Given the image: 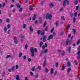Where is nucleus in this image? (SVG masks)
Returning a JSON list of instances; mask_svg holds the SVG:
<instances>
[{
	"instance_id": "obj_1",
	"label": "nucleus",
	"mask_w": 80,
	"mask_h": 80,
	"mask_svg": "<svg viewBox=\"0 0 80 80\" xmlns=\"http://www.w3.org/2000/svg\"><path fill=\"white\" fill-rule=\"evenodd\" d=\"M30 51L31 53V56L32 57H33L35 56V54L34 53V52H37V49L36 48H34H34L33 47H31L30 48Z\"/></svg>"
},
{
	"instance_id": "obj_2",
	"label": "nucleus",
	"mask_w": 80,
	"mask_h": 80,
	"mask_svg": "<svg viewBox=\"0 0 80 80\" xmlns=\"http://www.w3.org/2000/svg\"><path fill=\"white\" fill-rule=\"evenodd\" d=\"M52 16L51 14L47 13L46 15V19H49V20H51L52 19Z\"/></svg>"
},
{
	"instance_id": "obj_3",
	"label": "nucleus",
	"mask_w": 80,
	"mask_h": 80,
	"mask_svg": "<svg viewBox=\"0 0 80 80\" xmlns=\"http://www.w3.org/2000/svg\"><path fill=\"white\" fill-rule=\"evenodd\" d=\"M78 50V51L77 52V54L78 55V59H79V58H80V46H79Z\"/></svg>"
},
{
	"instance_id": "obj_4",
	"label": "nucleus",
	"mask_w": 80,
	"mask_h": 80,
	"mask_svg": "<svg viewBox=\"0 0 80 80\" xmlns=\"http://www.w3.org/2000/svg\"><path fill=\"white\" fill-rule=\"evenodd\" d=\"M67 3V4L68 5L69 3V1H68V0H64L63 2V6L65 7L66 6V3Z\"/></svg>"
},
{
	"instance_id": "obj_5",
	"label": "nucleus",
	"mask_w": 80,
	"mask_h": 80,
	"mask_svg": "<svg viewBox=\"0 0 80 80\" xmlns=\"http://www.w3.org/2000/svg\"><path fill=\"white\" fill-rule=\"evenodd\" d=\"M53 38V35L52 34H51V35H50L48 38V40H49L50 39H52V38Z\"/></svg>"
},
{
	"instance_id": "obj_6",
	"label": "nucleus",
	"mask_w": 80,
	"mask_h": 80,
	"mask_svg": "<svg viewBox=\"0 0 80 80\" xmlns=\"http://www.w3.org/2000/svg\"><path fill=\"white\" fill-rule=\"evenodd\" d=\"M74 2L75 5H76L78 4V0H74Z\"/></svg>"
},
{
	"instance_id": "obj_7",
	"label": "nucleus",
	"mask_w": 80,
	"mask_h": 80,
	"mask_svg": "<svg viewBox=\"0 0 80 80\" xmlns=\"http://www.w3.org/2000/svg\"><path fill=\"white\" fill-rule=\"evenodd\" d=\"M16 80H20V77H19V75H18V74L16 75Z\"/></svg>"
},
{
	"instance_id": "obj_8",
	"label": "nucleus",
	"mask_w": 80,
	"mask_h": 80,
	"mask_svg": "<svg viewBox=\"0 0 80 80\" xmlns=\"http://www.w3.org/2000/svg\"><path fill=\"white\" fill-rule=\"evenodd\" d=\"M16 6H17V8H20L21 7V5L19 4V3H17L16 4Z\"/></svg>"
},
{
	"instance_id": "obj_9",
	"label": "nucleus",
	"mask_w": 80,
	"mask_h": 80,
	"mask_svg": "<svg viewBox=\"0 0 80 80\" xmlns=\"http://www.w3.org/2000/svg\"><path fill=\"white\" fill-rule=\"evenodd\" d=\"M39 22L40 23H42V18H40L39 19Z\"/></svg>"
},
{
	"instance_id": "obj_10",
	"label": "nucleus",
	"mask_w": 80,
	"mask_h": 80,
	"mask_svg": "<svg viewBox=\"0 0 80 80\" xmlns=\"http://www.w3.org/2000/svg\"><path fill=\"white\" fill-rule=\"evenodd\" d=\"M73 23H75V22H76V18L75 17L73 18Z\"/></svg>"
},
{
	"instance_id": "obj_11",
	"label": "nucleus",
	"mask_w": 80,
	"mask_h": 80,
	"mask_svg": "<svg viewBox=\"0 0 80 80\" xmlns=\"http://www.w3.org/2000/svg\"><path fill=\"white\" fill-rule=\"evenodd\" d=\"M29 10L30 11H33V6L31 5L29 7Z\"/></svg>"
},
{
	"instance_id": "obj_12",
	"label": "nucleus",
	"mask_w": 80,
	"mask_h": 80,
	"mask_svg": "<svg viewBox=\"0 0 80 80\" xmlns=\"http://www.w3.org/2000/svg\"><path fill=\"white\" fill-rule=\"evenodd\" d=\"M31 70L32 72H35V67L34 66L32 67L31 69Z\"/></svg>"
},
{
	"instance_id": "obj_13",
	"label": "nucleus",
	"mask_w": 80,
	"mask_h": 80,
	"mask_svg": "<svg viewBox=\"0 0 80 80\" xmlns=\"http://www.w3.org/2000/svg\"><path fill=\"white\" fill-rule=\"evenodd\" d=\"M29 29H30V32H33V28H32V26L30 27L29 28Z\"/></svg>"
},
{
	"instance_id": "obj_14",
	"label": "nucleus",
	"mask_w": 80,
	"mask_h": 80,
	"mask_svg": "<svg viewBox=\"0 0 80 80\" xmlns=\"http://www.w3.org/2000/svg\"><path fill=\"white\" fill-rule=\"evenodd\" d=\"M72 32L73 33V34L75 35V33H76V29L73 28L72 29Z\"/></svg>"
},
{
	"instance_id": "obj_15",
	"label": "nucleus",
	"mask_w": 80,
	"mask_h": 80,
	"mask_svg": "<svg viewBox=\"0 0 80 80\" xmlns=\"http://www.w3.org/2000/svg\"><path fill=\"white\" fill-rule=\"evenodd\" d=\"M67 65L68 67H70V62L69 61L68 62Z\"/></svg>"
},
{
	"instance_id": "obj_16",
	"label": "nucleus",
	"mask_w": 80,
	"mask_h": 80,
	"mask_svg": "<svg viewBox=\"0 0 80 80\" xmlns=\"http://www.w3.org/2000/svg\"><path fill=\"white\" fill-rule=\"evenodd\" d=\"M46 63H47V62L46 61V60H45L43 64V67H45V65H46Z\"/></svg>"
},
{
	"instance_id": "obj_17",
	"label": "nucleus",
	"mask_w": 80,
	"mask_h": 80,
	"mask_svg": "<svg viewBox=\"0 0 80 80\" xmlns=\"http://www.w3.org/2000/svg\"><path fill=\"white\" fill-rule=\"evenodd\" d=\"M70 43V41L68 40H66V45H67L69 44Z\"/></svg>"
},
{
	"instance_id": "obj_18",
	"label": "nucleus",
	"mask_w": 80,
	"mask_h": 80,
	"mask_svg": "<svg viewBox=\"0 0 80 80\" xmlns=\"http://www.w3.org/2000/svg\"><path fill=\"white\" fill-rule=\"evenodd\" d=\"M45 72H46V73H47L48 72V68H45Z\"/></svg>"
},
{
	"instance_id": "obj_19",
	"label": "nucleus",
	"mask_w": 80,
	"mask_h": 80,
	"mask_svg": "<svg viewBox=\"0 0 80 80\" xmlns=\"http://www.w3.org/2000/svg\"><path fill=\"white\" fill-rule=\"evenodd\" d=\"M49 6H50V7H51V8H52L53 7V6H54V5H53V3H51L49 4Z\"/></svg>"
},
{
	"instance_id": "obj_20",
	"label": "nucleus",
	"mask_w": 80,
	"mask_h": 80,
	"mask_svg": "<svg viewBox=\"0 0 80 80\" xmlns=\"http://www.w3.org/2000/svg\"><path fill=\"white\" fill-rule=\"evenodd\" d=\"M67 51L68 52V53L70 52V47H68Z\"/></svg>"
},
{
	"instance_id": "obj_21",
	"label": "nucleus",
	"mask_w": 80,
	"mask_h": 80,
	"mask_svg": "<svg viewBox=\"0 0 80 80\" xmlns=\"http://www.w3.org/2000/svg\"><path fill=\"white\" fill-rule=\"evenodd\" d=\"M36 18V15L34 14L32 17V20H35V18Z\"/></svg>"
},
{
	"instance_id": "obj_22",
	"label": "nucleus",
	"mask_w": 80,
	"mask_h": 80,
	"mask_svg": "<svg viewBox=\"0 0 80 80\" xmlns=\"http://www.w3.org/2000/svg\"><path fill=\"white\" fill-rule=\"evenodd\" d=\"M53 73V68H51V74L52 75Z\"/></svg>"
},
{
	"instance_id": "obj_23",
	"label": "nucleus",
	"mask_w": 80,
	"mask_h": 80,
	"mask_svg": "<svg viewBox=\"0 0 80 80\" xmlns=\"http://www.w3.org/2000/svg\"><path fill=\"white\" fill-rule=\"evenodd\" d=\"M22 52H19V57L20 58L21 57L22 55Z\"/></svg>"
},
{
	"instance_id": "obj_24",
	"label": "nucleus",
	"mask_w": 80,
	"mask_h": 80,
	"mask_svg": "<svg viewBox=\"0 0 80 80\" xmlns=\"http://www.w3.org/2000/svg\"><path fill=\"white\" fill-rule=\"evenodd\" d=\"M11 70L12 71V72H14L15 71V67L13 66L12 67Z\"/></svg>"
},
{
	"instance_id": "obj_25",
	"label": "nucleus",
	"mask_w": 80,
	"mask_h": 80,
	"mask_svg": "<svg viewBox=\"0 0 80 80\" xmlns=\"http://www.w3.org/2000/svg\"><path fill=\"white\" fill-rule=\"evenodd\" d=\"M23 28H26V24L25 23L23 24V25L22 26Z\"/></svg>"
},
{
	"instance_id": "obj_26",
	"label": "nucleus",
	"mask_w": 80,
	"mask_h": 80,
	"mask_svg": "<svg viewBox=\"0 0 80 80\" xmlns=\"http://www.w3.org/2000/svg\"><path fill=\"white\" fill-rule=\"evenodd\" d=\"M55 25L56 27H58V21H57L55 23Z\"/></svg>"
},
{
	"instance_id": "obj_27",
	"label": "nucleus",
	"mask_w": 80,
	"mask_h": 80,
	"mask_svg": "<svg viewBox=\"0 0 80 80\" xmlns=\"http://www.w3.org/2000/svg\"><path fill=\"white\" fill-rule=\"evenodd\" d=\"M44 53V51H43V50H41V52L40 53V56H42V53Z\"/></svg>"
},
{
	"instance_id": "obj_28",
	"label": "nucleus",
	"mask_w": 80,
	"mask_h": 80,
	"mask_svg": "<svg viewBox=\"0 0 80 80\" xmlns=\"http://www.w3.org/2000/svg\"><path fill=\"white\" fill-rule=\"evenodd\" d=\"M41 33V31L40 30H38L37 32V33L38 35H40Z\"/></svg>"
},
{
	"instance_id": "obj_29",
	"label": "nucleus",
	"mask_w": 80,
	"mask_h": 80,
	"mask_svg": "<svg viewBox=\"0 0 80 80\" xmlns=\"http://www.w3.org/2000/svg\"><path fill=\"white\" fill-rule=\"evenodd\" d=\"M46 36H44L43 37V40H46Z\"/></svg>"
},
{
	"instance_id": "obj_30",
	"label": "nucleus",
	"mask_w": 80,
	"mask_h": 80,
	"mask_svg": "<svg viewBox=\"0 0 80 80\" xmlns=\"http://www.w3.org/2000/svg\"><path fill=\"white\" fill-rule=\"evenodd\" d=\"M43 43L42 42H40V47H42V46L43 45Z\"/></svg>"
},
{
	"instance_id": "obj_31",
	"label": "nucleus",
	"mask_w": 80,
	"mask_h": 80,
	"mask_svg": "<svg viewBox=\"0 0 80 80\" xmlns=\"http://www.w3.org/2000/svg\"><path fill=\"white\" fill-rule=\"evenodd\" d=\"M20 37L21 38H23V39H24L25 38V36H24L23 35H20Z\"/></svg>"
},
{
	"instance_id": "obj_32",
	"label": "nucleus",
	"mask_w": 80,
	"mask_h": 80,
	"mask_svg": "<svg viewBox=\"0 0 80 80\" xmlns=\"http://www.w3.org/2000/svg\"><path fill=\"white\" fill-rule=\"evenodd\" d=\"M27 47H28V44L26 43L25 46V49H27Z\"/></svg>"
},
{
	"instance_id": "obj_33",
	"label": "nucleus",
	"mask_w": 80,
	"mask_h": 80,
	"mask_svg": "<svg viewBox=\"0 0 80 80\" xmlns=\"http://www.w3.org/2000/svg\"><path fill=\"white\" fill-rule=\"evenodd\" d=\"M70 72V68H69L67 70V73H69Z\"/></svg>"
},
{
	"instance_id": "obj_34",
	"label": "nucleus",
	"mask_w": 80,
	"mask_h": 80,
	"mask_svg": "<svg viewBox=\"0 0 80 80\" xmlns=\"http://www.w3.org/2000/svg\"><path fill=\"white\" fill-rule=\"evenodd\" d=\"M79 8V6H77L76 7V10H78Z\"/></svg>"
},
{
	"instance_id": "obj_35",
	"label": "nucleus",
	"mask_w": 80,
	"mask_h": 80,
	"mask_svg": "<svg viewBox=\"0 0 80 80\" xmlns=\"http://www.w3.org/2000/svg\"><path fill=\"white\" fill-rule=\"evenodd\" d=\"M10 57H11V55H8L6 57V58H10Z\"/></svg>"
},
{
	"instance_id": "obj_36",
	"label": "nucleus",
	"mask_w": 80,
	"mask_h": 80,
	"mask_svg": "<svg viewBox=\"0 0 80 80\" xmlns=\"http://www.w3.org/2000/svg\"><path fill=\"white\" fill-rule=\"evenodd\" d=\"M46 22L45 21L44 24H43V27L45 28V26H46V25H47V23H46Z\"/></svg>"
},
{
	"instance_id": "obj_37",
	"label": "nucleus",
	"mask_w": 80,
	"mask_h": 80,
	"mask_svg": "<svg viewBox=\"0 0 80 80\" xmlns=\"http://www.w3.org/2000/svg\"><path fill=\"white\" fill-rule=\"evenodd\" d=\"M61 19L62 20H65V18H64V16H62L61 17Z\"/></svg>"
},
{
	"instance_id": "obj_38",
	"label": "nucleus",
	"mask_w": 80,
	"mask_h": 80,
	"mask_svg": "<svg viewBox=\"0 0 80 80\" xmlns=\"http://www.w3.org/2000/svg\"><path fill=\"white\" fill-rule=\"evenodd\" d=\"M70 28V24H68V25L67 30H68V29H69Z\"/></svg>"
},
{
	"instance_id": "obj_39",
	"label": "nucleus",
	"mask_w": 80,
	"mask_h": 80,
	"mask_svg": "<svg viewBox=\"0 0 80 80\" xmlns=\"http://www.w3.org/2000/svg\"><path fill=\"white\" fill-rule=\"evenodd\" d=\"M65 51H62V56H64V55H65Z\"/></svg>"
},
{
	"instance_id": "obj_40",
	"label": "nucleus",
	"mask_w": 80,
	"mask_h": 80,
	"mask_svg": "<svg viewBox=\"0 0 80 80\" xmlns=\"http://www.w3.org/2000/svg\"><path fill=\"white\" fill-rule=\"evenodd\" d=\"M7 28H6V27H4V32H7Z\"/></svg>"
},
{
	"instance_id": "obj_41",
	"label": "nucleus",
	"mask_w": 80,
	"mask_h": 80,
	"mask_svg": "<svg viewBox=\"0 0 80 80\" xmlns=\"http://www.w3.org/2000/svg\"><path fill=\"white\" fill-rule=\"evenodd\" d=\"M6 22L8 23H9L10 22V20L8 18L6 19Z\"/></svg>"
},
{
	"instance_id": "obj_42",
	"label": "nucleus",
	"mask_w": 80,
	"mask_h": 80,
	"mask_svg": "<svg viewBox=\"0 0 80 80\" xmlns=\"http://www.w3.org/2000/svg\"><path fill=\"white\" fill-rule=\"evenodd\" d=\"M23 60H26V59H27V57H26V56L24 55L23 56Z\"/></svg>"
},
{
	"instance_id": "obj_43",
	"label": "nucleus",
	"mask_w": 80,
	"mask_h": 80,
	"mask_svg": "<svg viewBox=\"0 0 80 80\" xmlns=\"http://www.w3.org/2000/svg\"><path fill=\"white\" fill-rule=\"evenodd\" d=\"M38 77V74H36L35 76V78H37Z\"/></svg>"
},
{
	"instance_id": "obj_44",
	"label": "nucleus",
	"mask_w": 80,
	"mask_h": 80,
	"mask_svg": "<svg viewBox=\"0 0 80 80\" xmlns=\"http://www.w3.org/2000/svg\"><path fill=\"white\" fill-rule=\"evenodd\" d=\"M42 50H44L45 48V45H43L42 46Z\"/></svg>"
},
{
	"instance_id": "obj_45",
	"label": "nucleus",
	"mask_w": 80,
	"mask_h": 80,
	"mask_svg": "<svg viewBox=\"0 0 80 80\" xmlns=\"http://www.w3.org/2000/svg\"><path fill=\"white\" fill-rule=\"evenodd\" d=\"M55 65L56 67H58V62H57L56 63Z\"/></svg>"
},
{
	"instance_id": "obj_46",
	"label": "nucleus",
	"mask_w": 80,
	"mask_h": 80,
	"mask_svg": "<svg viewBox=\"0 0 80 80\" xmlns=\"http://www.w3.org/2000/svg\"><path fill=\"white\" fill-rule=\"evenodd\" d=\"M74 15L75 17H77V12H75L74 14Z\"/></svg>"
},
{
	"instance_id": "obj_47",
	"label": "nucleus",
	"mask_w": 80,
	"mask_h": 80,
	"mask_svg": "<svg viewBox=\"0 0 80 80\" xmlns=\"http://www.w3.org/2000/svg\"><path fill=\"white\" fill-rule=\"evenodd\" d=\"M44 2H45V1L43 0L41 3V5H43V3H44Z\"/></svg>"
},
{
	"instance_id": "obj_48",
	"label": "nucleus",
	"mask_w": 80,
	"mask_h": 80,
	"mask_svg": "<svg viewBox=\"0 0 80 80\" xmlns=\"http://www.w3.org/2000/svg\"><path fill=\"white\" fill-rule=\"evenodd\" d=\"M38 69H39V70H40L41 69V66H38Z\"/></svg>"
},
{
	"instance_id": "obj_49",
	"label": "nucleus",
	"mask_w": 80,
	"mask_h": 80,
	"mask_svg": "<svg viewBox=\"0 0 80 80\" xmlns=\"http://www.w3.org/2000/svg\"><path fill=\"white\" fill-rule=\"evenodd\" d=\"M44 34H45V32H42L41 33V35H44Z\"/></svg>"
},
{
	"instance_id": "obj_50",
	"label": "nucleus",
	"mask_w": 80,
	"mask_h": 80,
	"mask_svg": "<svg viewBox=\"0 0 80 80\" xmlns=\"http://www.w3.org/2000/svg\"><path fill=\"white\" fill-rule=\"evenodd\" d=\"M30 74H31V76H33V73L32 72H30Z\"/></svg>"
},
{
	"instance_id": "obj_51",
	"label": "nucleus",
	"mask_w": 80,
	"mask_h": 80,
	"mask_svg": "<svg viewBox=\"0 0 80 80\" xmlns=\"http://www.w3.org/2000/svg\"><path fill=\"white\" fill-rule=\"evenodd\" d=\"M18 41L17 40H15L14 42L15 43V44H17L18 43Z\"/></svg>"
},
{
	"instance_id": "obj_52",
	"label": "nucleus",
	"mask_w": 80,
	"mask_h": 80,
	"mask_svg": "<svg viewBox=\"0 0 80 80\" xmlns=\"http://www.w3.org/2000/svg\"><path fill=\"white\" fill-rule=\"evenodd\" d=\"M62 70H65V66H63L61 68Z\"/></svg>"
},
{
	"instance_id": "obj_53",
	"label": "nucleus",
	"mask_w": 80,
	"mask_h": 80,
	"mask_svg": "<svg viewBox=\"0 0 80 80\" xmlns=\"http://www.w3.org/2000/svg\"><path fill=\"white\" fill-rule=\"evenodd\" d=\"M8 71L9 72H11L12 71V69L11 68H9L8 69Z\"/></svg>"
},
{
	"instance_id": "obj_54",
	"label": "nucleus",
	"mask_w": 80,
	"mask_h": 80,
	"mask_svg": "<svg viewBox=\"0 0 80 80\" xmlns=\"http://www.w3.org/2000/svg\"><path fill=\"white\" fill-rule=\"evenodd\" d=\"M48 52V49H46V50H45L44 52L45 53H46Z\"/></svg>"
},
{
	"instance_id": "obj_55",
	"label": "nucleus",
	"mask_w": 80,
	"mask_h": 80,
	"mask_svg": "<svg viewBox=\"0 0 80 80\" xmlns=\"http://www.w3.org/2000/svg\"><path fill=\"white\" fill-rule=\"evenodd\" d=\"M57 71H55V72H54V76H56V75H57Z\"/></svg>"
},
{
	"instance_id": "obj_56",
	"label": "nucleus",
	"mask_w": 80,
	"mask_h": 80,
	"mask_svg": "<svg viewBox=\"0 0 80 80\" xmlns=\"http://www.w3.org/2000/svg\"><path fill=\"white\" fill-rule=\"evenodd\" d=\"M8 27V28H10V24H9L7 26Z\"/></svg>"
},
{
	"instance_id": "obj_57",
	"label": "nucleus",
	"mask_w": 80,
	"mask_h": 80,
	"mask_svg": "<svg viewBox=\"0 0 80 80\" xmlns=\"http://www.w3.org/2000/svg\"><path fill=\"white\" fill-rule=\"evenodd\" d=\"M23 10V8H21L19 10V12H22V10Z\"/></svg>"
},
{
	"instance_id": "obj_58",
	"label": "nucleus",
	"mask_w": 80,
	"mask_h": 80,
	"mask_svg": "<svg viewBox=\"0 0 80 80\" xmlns=\"http://www.w3.org/2000/svg\"><path fill=\"white\" fill-rule=\"evenodd\" d=\"M54 30V28H53L51 31V33H52V32H53V30Z\"/></svg>"
},
{
	"instance_id": "obj_59",
	"label": "nucleus",
	"mask_w": 80,
	"mask_h": 80,
	"mask_svg": "<svg viewBox=\"0 0 80 80\" xmlns=\"http://www.w3.org/2000/svg\"><path fill=\"white\" fill-rule=\"evenodd\" d=\"M63 10V8H61L60 9V12H62Z\"/></svg>"
},
{
	"instance_id": "obj_60",
	"label": "nucleus",
	"mask_w": 80,
	"mask_h": 80,
	"mask_svg": "<svg viewBox=\"0 0 80 80\" xmlns=\"http://www.w3.org/2000/svg\"><path fill=\"white\" fill-rule=\"evenodd\" d=\"M35 23H36V24H38V21L37 20L35 21Z\"/></svg>"
},
{
	"instance_id": "obj_61",
	"label": "nucleus",
	"mask_w": 80,
	"mask_h": 80,
	"mask_svg": "<svg viewBox=\"0 0 80 80\" xmlns=\"http://www.w3.org/2000/svg\"><path fill=\"white\" fill-rule=\"evenodd\" d=\"M74 62H75V65H77L78 64V63L77 62V61H74Z\"/></svg>"
},
{
	"instance_id": "obj_62",
	"label": "nucleus",
	"mask_w": 80,
	"mask_h": 80,
	"mask_svg": "<svg viewBox=\"0 0 80 80\" xmlns=\"http://www.w3.org/2000/svg\"><path fill=\"white\" fill-rule=\"evenodd\" d=\"M5 3L4 2L2 4V7H5Z\"/></svg>"
},
{
	"instance_id": "obj_63",
	"label": "nucleus",
	"mask_w": 80,
	"mask_h": 80,
	"mask_svg": "<svg viewBox=\"0 0 80 80\" xmlns=\"http://www.w3.org/2000/svg\"><path fill=\"white\" fill-rule=\"evenodd\" d=\"M80 40H78L77 42V45H78L80 43Z\"/></svg>"
},
{
	"instance_id": "obj_64",
	"label": "nucleus",
	"mask_w": 80,
	"mask_h": 80,
	"mask_svg": "<svg viewBox=\"0 0 80 80\" xmlns=\"http://www.w3.org/2000/svg\"><path fill=\"white\" fill-rule=\"evenodd\" d=\"M25 80H28V78L27 77H26L25 78Z\"/></svg>"
}]
</instances>
